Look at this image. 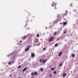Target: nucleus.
<instances>
[{
	"label": "nucleus",
	"mask_w": 78,
	"mask_h": 78,
	"mask_svg": "<svg viewBox=\"0 0 78 78\" xmlns=\"http://www.w3.org/2000/svg\"><path fill=\"white\" fill-rule=\"evenodd\" d=\"M31 76H33L34 75V73H31Z\"/></svg>",
	"instance_id": "16"
},
{
	"label": "nucleus",
	"mask_w": 78,
	"mask_h": 78,
	"mask_svg": "<svg viewBox=\"0 0 78 78\" xmlns=\"http://www.w3.org/2000/svg\"><path fill=\"white\" fill-rule=\"evenodd\" d=\"M62 17H63V18H64V16H63V15H62Z\"/></svg>",
	"instance_id": "35"
},
{
	"label": "nucleus",
	"mask_w": 78,
	"mask_h": 78,
	"mask_svg": "<svg viewBox=\"0 0 78 78\" xmlns=\"http://www.w3.org/2000/svg\"><path fill=\"white\" fill-rule=\"evenodd\" d=\"M42 61V59H40L39 60L40 62H41Z\"/></svg>",
	"instance_id": "23"
},
{
	"label": "nucleus",
	"mask_w": 78,
	"mask_h": 78,
	"mask_svg": "<svg viewBox=\"0 0 78 78\" xmlns=\"http://www.w3.org/2000/svg\"><path fill=\"white\" fill-rule=\"evenodd\" d=\"M18 78H21V77H19Z\"/></svg>",
	"instance_id": "37"
},
{
	"label": "nucleus",
	"mask_w": 78,
	"mask_h": 78,
	"mask_svg": "<svg viewBox=\"0 0 78 78\" xmlns=\"http://www.w3.org/2000/svg\"><path fill=\"white\" fill-rule=\"evenodd\" d=\"M47 61V59H44L43 60L42 63H45V62H46Z\"/></svg>",
	"instance_id": "4"
},
{
	"label": "nucleus",
	"mask_w": 78,
	"mask_h": 78,
	"mask_svg": "<svg viewBox=\"0 0 78 78\" xmlns=\"http://www.w3.org/2000/svg\"><path fill=\"white\" fill-rule=\"evenodd\" d=\"M26 36H23V39L25 38V37H26Z\"/></svg>",
	"instance_id": "24"
},
{
	"label": "nucleus",
	"mask_w": 78,
	"mask_h": 78,
	"mask_svg": "<svg viewBox=\"0 0 78 78\" xmlns=\"http://www.w3.org/2000/svg\"><path fill=\"white\" fill-rule=\"evenodd\" d=\"M72 57H75V54H73L72 55Z\"/></svg>",
	"instance_id": "18"
},
{
	"label": "nucleus",
	"mask_w": 78,
	"mask_h": 78,
	"mask_svg": "<svg viewBox=\"0 0 78 78\" xmlns=\"http://www.w3.org/2000/svg\"><path fill=\"white\" fill-rule=\"evenodd\" d=\"M31 54V57H34L35 54L34 53H32Z\"/></svg>",
	"instance_id": "5"
},
{
	"label": "nucleus",
	"mask_w": 78,
	"mask_h": 78,
	"mask_svg": "<svg viewBox=\"0 0 78 78\" xmlns=\"http://www.w3.org/2000/svg\"><path fill=\"white\" fill-rule=\"evenodd\" d=\"M34 75H37V73L36 72H34Z\"/></svg>",
	"instance_id": "13"
},
{
	"label": "nucleus",
	"mask_w": 78,
	"mask_h": 78,
	"mask_svg": "<svg viewBox=\"0 0 78 78\" xmlns=\"http://www.w3.org/2000/svg\"><path fill=\"white\" fill-rule=\"evenodd\" d=\"M54 69H55V68H51V70H54Z\"/></svg>",
	"instance_id": "25"
},
{
	"label": "nucleus",
	"mask_w": 78,
	"mask_h": 78,
	"mask_svg": "<svg viewBox=\"0 0 78 78\" xmlns=\"http://www.w3.org/2000/svg\"><path fill=\"white\" fill-rule=\"evenodd\" d=\"M12 54L13 55V53H14V54H16V53H17V51H16L14 52H13L12 53Z\"/></svg>",
	"instance_id": "8"
},
{
	"label": "nucleus",
	"mask_w": 78,
	"mask_h": 78,
	"mask_svg": "<svg viewBox=\"0 0 78 78\" xmlns=\"http://www.w3.org/2000/svg\"><path fill=\"white\" fill-rule=\"evenodd\" d=\"M62 63H60V65H59V66H62Z\"/></svg>",
	"instance_id": "19"
},
{
	"label": "nucleus",
	"mask_w": 78,
	"mask_h": 78,
	"mask_svg": "<svg viewBox=\"0 0 78 78\" xmlns=\"http://www.w3.org/2000/svg\"><path fill=\"white\" fill-rule=\"evenodd\" d=\"M71 5V6H72H72H72V5H71H71Z\"/></svg>",
	"instance_id": "34"
},
{
	"label": "nucleus",
	"mask_w": 78,
	"mask_h": 78,
	"mask_svg": "<svg viewBox=\"0 0 78 78\" xmlns=\"http://www.w3.org/2000/svg\"><path fill=\"white\" fill-rule=\"evenodd\" d=\"M56 34H57V33H56V32H55L54 33V35H56Z\"/></svg>",
	"instance_id": "15"
},
{
	"label": "nucleus",
	"mask_w": 78,
	"mask_h": 78,
	"mask_svg": "<svg viewBox=\"0 0 78 78\" xmlns=\"http://www.w3.org/2000/svg\"><path fill=\"white\" fill-rule=\"evenodd\" d=\"M59 38H58L57 39V41H58V40H59Z\"/></svg>",
	"instance_id": "31"
},
{
	"label": "nucleus",
	"mask_w": 78,
	"mask_h": 78,
	"mask_svg": "<svg viewBox=\"0 0 78 78\" xmlns=\"http://www.w3.org/2000/svg\"><path fill=\"white\" fill-rule=\"evenodd\" d=\"M53 73L54 74H56V71H54Z\"/></svg>",
	"instance_id": "14"
},
{
	"label": "nucleus",
	"mask_w": 78,
	"mask_h": 78,
	"mask_svg": "<svg viewBox=\"0 0 78 78\" xmlns=\"http://www.w3.org/2000/svg\"><path fill=\"white\" fill-rule=\"evenodd\" d=\"M30 46L28 45L27 48H26L25 50L26 51H28V50H30Z\"/></svg>",
	"instance_id": "2"
},
{
	"label": "nucleus",
	"mask_w": 78,
	"mask_h": 78,
	"mask_svg": "<svg viewBox=\"0 0 78 78\" xmlns=\"http://www.w3.org/2000/svg\"><path fill=\"white\" fill-rule=\"evenodd\" d=\"M36 42H38V40H37V39H36Z\"/></svg>",
	"instance_id": "29"
},
{
	"label": "nucleus",
	"mask_w": 78,
	"mask_h": 78,
	"mask_svg": "<svg viewBox=\"0 0 78 78\" xmlns=\"http://www.w3.org/2000/svg\"><path fill=\"white\" fill-rule=\"evenodd\" d=\"M22 42V41H20V42Z\"/></svg>",
	"instance_id": "36"
},
{
	"label": "nucleus",
	"mask_w": 78,
	"mask_h": 78,
	"mask_svg": "<svg viewBox=\"0 0 78 78\" xmlns=\"http://www.w3.org/2000/svg\"><path fill=\"white\" fill-rule=\"evenodd\" d=\"M37 37H39V35L37 34Z\"/></svg>",
	"instance_id": "27"
},
{
	"label": "nucleus",
	"mask_w": 78,
	"mask_h": 78,
	"mask_svg": "<svg viewBox=\"0 0 78 78\" xmlns=\"http://www.w3.org/2000/svg\"><path fill=\"white\" fill-rule=\"evenodd\" d=\"M67 24V23L66 22H63V25H65Z\"/></svg>",
	"instance_id": "12"
},
{
	"label": "nucleus",
	"mask_w": 78,
	"mask_h": 78,
	"mask_svg": "<svg viewBox=\"0 0 78 78\" xmlns=\"http://www.w3.org/2000/svg\"><path fill=\"white\" fill-rule=\"evenodd\" d=\"M54 4L55 5V9H56V5L57 4V3H55L54 2H53L52 4V6H53L54 5Z\"/></svg>",
	"instance_id": "1"
},
{
	"label": "nucleus",
	"mask_w": 78,
	"mask_h": 78,
	"mask_svg": "<svg viewBox=\"0 0 78 78\" xmlns=\"http://www.w3.org/2000/svg\"><path fill=\"white\" fill-rule=\"evenodd\" d=\"M27 67H26L23 69V70L22 71L23 72H25V70H27Z\"/></svg>",
	"instance_id": "6"
},
{
	"label": "nucleus",
	"mask_w": 78,
	"mask_h": 78,
	"mask_svg": "<svg viewBox=\"0 0 78 78\" xmlns=\"http://www.w3.org/2000/svg\"><path fill=\"white\" fill-rule=\"evenodd\" d=\"M21 67V66H18V68H20Z\"/></svg>",
	"instance_id": "22"
},
{
	"label": "nucleus",
	"mask_w": 78,
	"mask_h": 78,
	"mask_svg": "<svg viewBox=\"0 0 78 78\" xmlns=\"http://www.w3.org/2000/svg\"><path fill=\"white\" fill-rule=\"evenodd\" d=\"M12 76V74H10V75L9 76Z\"/></svg>",
	"instance_id": "33"
},
{
	"label": "nucleus",
	"mask_w": 78,
	"mask_h": 78,
	"mask_svg": "<svg viewBox=\"0 0 78 78\" xmlns=\"http://www.w3.org/2000/svg\"><path fill=\"white\" fill-rule=\"evenodd\" d=\"M11 54H10V55H7V57H9L10 56H11Z\"/></svg>",
	"instance_id": "20"
},
{
	"label": "nucleus",
	"mask_w": 78,
	"mask_h": 78,
	"mask_svg": "<svg viewBox=\"0 0 78 78\" xmlns=\"http://www.w3.org/2000/svg\"><path fill=\"white\" fill-rule=\"evenodd\" d=\"M55 47H57V46H58V44H55Z\"/></svg>",
	"instance_id": "17"
},
{
	"label": "nucleus",
	"mask_w": 78,
	"mask_h": 78,
	"mask_svg": "<svg viewBox=\"0 0 78 78\" xmlns=\"http://www.w3.org/2000/svg\"><path fill=\"white\" fill-rule=\"evenodd\" d=\"M66 76V73H64L62 74V77H65Z\"/></svg>",
	"instance_id": "9"
},
{
	"label": "nucleus",
	"mask_w": 78,
	"mask_h": 78,
	"mask_svg": "<svg viewBox=\"0 0 78 78\" xmlns=\"http://www.w3.org/2000/svg\"><path fill=\"white\" fill-rule=\"evenodd\" d=\"M50 28H51V27H50Z\"/></svg>",
	"instance_id": "38"
},
{
	"label": "nucleus",
	"mask_w": 78,
	"mask_h": 78,
	"mask_svg": "<svg viewBox=\"0 0 78 78\" xmlns=\"http://www.w3.org/2000/svg\"><path fill=\"white\" fill-rule=\"evenodd\" d=\"M68 12V11L66 10V13L65 14H63V16H66L67 15V13Z\"/></svg>",
	"instance_id": "7"
},
{
	"label": "nucleus",
	"mask_w": 78,
	"mask_h": 78,
	"mask_svg": "<svg viewBox=\"0 0 78 78\" xmlns=\"http://www.w3.org/2000/svg\"><path fill=\"white\" fill-rule=\"evenodd\" d=\"M53 39H54V37H53L51 38L48 41L49 42H50L51 41H52L53 40Z\"/></svg>",
	"instance_id": "3"
},
{
	"label": "nucleus",
	"mask_w": 78,
	"mask_h": 78,
	"mask_svg": "<svg viewBox=\"0 0 78 78\" xmlns=\"http://www.w3.org/2000/svg\"><path fill=\"white\" fill-rule=\"evenodd\" d=\"M45 50V48H44L43 49V50Z\"/></svg>",
	"instance_id": "32"
},
{
	"label": "nucleus",
	"mask_w": 78,
	"mask_h": 78,
	"mask_svg": "<svg viewBox=\"0 0 78 78\" xmlns=\"http://www.w3.org/2000/svg\"><path fill=\"white\" fill-rule=\"evenodd\" d=\"M51 76H52V75H51V74H50L49 76V77H51Z\"/></svg>",
	"instance_id": "26"
},
{
	"label": "nucleus",
	"mask_w": 78,
	"mask_h": 78,
	"mask_svg": "<svg viewBox=\"0 0 78 78\" xmlns=\"http://www.w3.org/2000/svg\"><path fill=\"white\" fill-rule=\"evenodd\" d=\"M14 61H12V64H13V63H14Z\"/></svg>",
	"instance_id": "30"
},
{
	"label": "nucleus",
	"mask_w": 78,
	"mask_h": 78,
	"mask_svg": "<svg viewBox=\"0 0 78 78\" xmlns=\"http://www.w3.org/2000/svg\"><path fill=\"white\" fill-rule=\"evenodd\" d=\"M40 70L41 71H43L44 70V69L43 68H40Z\"/></svg>",
	"instance_id": "11"
},
{
	"label": "nucleus",
	"mask_w": 78,
	"mask_h": 78,
	"mask_svg": "<svg viewBox=\"0 0 78 78\" xmlns=\"http://www.w3.org/2000/svg\"><path fill=\"white\" fill-rule=\"evenodd\" d=\"M62 53V52H60V53L58 54V56H61V55Z\"/></svg>",
	"instance_id": "10"
},
{
	"label": "nucleus",
	"mask_w": 78,
	"mask_h": 78,
	"mask_svg": "<svg viewBox=\"0 0 78 78\" xmlns=\"http://www.w3.org/2000/svg\"><path fill=\"white\" fill-rule=\"evenodd\" d=\"M8 64H9V65H11V62H9L8 63Z\"/></svg>",
	"instance_id": "21"
},
{
	"label": "nucleus",
	"mask_w": 78,
	"mask_h": 78,
	"mask_svg": "<svg viewBox=\"0 0 78 78\" xmlns=\"http://www.w3.org/2000/svg\"><path fill=\"white\" fill-rule=\"evenodd\" d=\"M67 33V32H66V31H65V32H64V33L65 34H66V33Z\"/></svg>",
	"instance_id": "28"
}]
</instances>
